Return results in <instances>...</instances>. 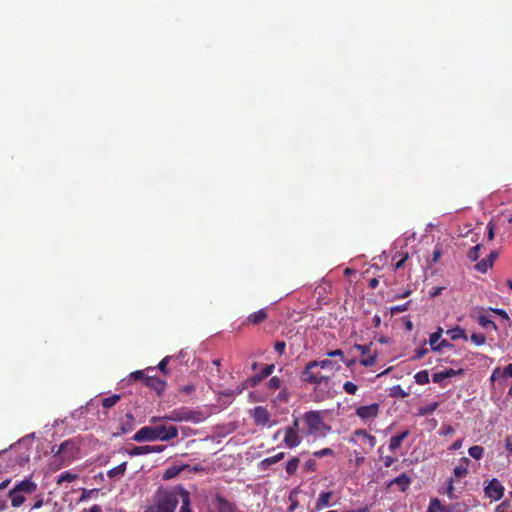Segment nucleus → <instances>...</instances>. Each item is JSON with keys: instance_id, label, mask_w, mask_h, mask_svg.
Masks as SVG:
<instances>
[{"instance_id": "obj_1", "label": "nucleus", "mask_w": 512, "mask_h": 512, "mask_svg": "<svg viewBox=\"0 0 512 512\" xmlns=\"http://www.w3.org/2000/svg\"><path fill=\"white\" fill-rule=\"evenodd\" d=\"M178 436L176 426L155 425L140 428L132 437L136 442L169 441Z\"/></svg>"}, {"instance_id": "obj_2", "label": "nucleus", "mask_w": 512, "mask_h": 512, "mask_svg": "<svg viewBox=\"0 0 512 512\" xmlns=\"http://www.w3.org/2000/svg\"><path fill=\"white\" fill-rule=\"evenodd\" d=\"M302 419L306 428L305 433L308 436L324 438L332 431L331 426L324 421L323 411H308L303 414Z\"/></svg>"}, {"instance_id": "obj_3", "label": "nucleus", "mask_w": 512, "mask_h": 512, "mask_svg": "<svg viewBox=\"0 0 512 512\" xmlns=\"http://www.w3.org/2000/svg\"><path fill=\"white\" fill-rule=\"evenodd\" d=\"M178 503L179 498L175 491L159 489L144 512H175Z\"/></svg>"}, {"instance_id": "obj_4", "label": "nucleus", "mask_w": 512, "mask_h": 512, "mask_svg": "<svg viewBox=\"0 0 512 512\" xmlns=\"http://www.w3.org/2000/svg\"><path fill=\"white\" fill-rule=\"evenodd\" d=\"M79 453L80 447L76 440L69 439L62 442L58 446L54 455V461H59V463L56 465V469L71 464L79 457Z\"/></svg>"}, {"instance_id": "obj_5", "label": "nucleus", "mask_w": 512, "mask_h": 512, "mask_svg": "<svg viewBox=\"0 0 512 512\" xmlns=\"http://www.w3.org/2000/svg\"><path fill=\"white\" fill-rule=\"evenodd\" d=\"M207 510L208 512H239L237 505L219 492L208 500Z\"/></svg>"}, {"instance_id": "obj_6", "label": "nucleus", "mask_w": 512, "mask_h": 512, "mask_svg": "<svg viewBox=\"0 0 512 512\" xmlns=\"http://www.w3.org/2000/svg\"><path fill=\"white\" fill-rule=\"evenodd\" d=\"M201 413L189 410L187 408H179L172 410L169 414L162 417V419L175 421V422H199Z\"/></svg>"}, {"instance_id": "obj_7", "label": "nucleus", "mask_w": 512, "mask_h": 512, "mask_svg": "<svg viewBox=\"0 0 512 512\" xmlns=\"http://www.w3.org/2000/svg\"><path fill=\"white\" fill-rule=\"evenodd\" d=\"M316 367L312 365V362H308L302 372V380L306 383L319 385L323 381H327L328 377L322 375L320 372H314Z\"/></svg>"}, {"instance_id": "obj_8", "label": "nucleus", "mask_w": 512, "mask_h": 512, "mask_svg": "<svg viewBox=\"0 0 512 512\" xmlns=\"http://www.w3.org/2000/svg\"><path fill=\"white\" fill-rule=\"evenodd\" d=\"M505 488L496 478H493L484 488V493L487 497L493 500H500L504 495Z\"/></svg>"}, {"instance_id": "obj_9", "label": "nucleus", "mask_w": 512, "mask_h": 512, "mask_svg": "<svg viewBox=\"0 0 512 512\" xmlns=\"http://www.w3.org/2000/svg\"><path fill=\"white\" fill-rule=\"evenodd\" d=\"M165 449L164 445H143L134 446L131 449L126 450L127 454L131 457L146 455L151 453H161Z\"/></svg>"}, {"instance_id": "obj_10", "label": "nucleus", "mask_w": 512, "mask_h": 512, "mask_svg": "<svg viewBox=\"0 0 512 512\" xmlns=\"http://www.w3.org/2000/svg\"><path fill=\"white\" fill-rule=\"evenodd\" d=\"M380 405L372 403L370 405L360 406L356 409V415L362 420L374 419L378 416Z\"/></svg>"}, {"instance_id": "obj_11", "label": "nucleus", "mask_w": 512, "mask_h": 512, "mask_svg": "<svg viewBox=\"0 0 512 512\" xmlns=\"http://www.w3.org/2000/svg\"><path fill=\"white\" fill-rule=\"evenodd\" d=\"M251 416L254 423L258 426H266L270 424L271 415L267 408L263 406H257L252 410Z\"/></svg>"}, {"instance_id": "obj_12", "label": "nucleus", "mask_w": 512, "mask_h": 512, "mask_svg": "<svg viewBox=\"0 0 512 512\" xmlns=\"http://www.w3.org/2000/svg\"><path fill=\"white\" fill-rule=\"evenodd\" d=\"M355 348L357 350H359L363 356H365L362 359H360L361 365H363L365 367H371L375 364L377 354L376 353L370 354L371 344H369V345L356 344Z\"/></svg>"}, {"instance_id": "obj_13", "label": "nucleus", "mask_w": 512, "mask_h": 512, "mask_svg": "<svg viewBox=\"0 0 512 512\" xmlns=\"http://www.w3.org/2000/svg\"><path fill=\"white\" fill-rule=\"evenodd\" d=\"M283 433H284L283 443L287 448H295L302 441V438L299 435V432H297V431H294V430L288 429V428H283Z\"/></svg>"}, {"instance_id": "obj_14", "label": "nucleus", "mask_w": 512, "mask_h": 512, "mask_svg": "<svg viewBox=\"0 0 512 512\" xmlns=\"http://www.w3.org/2000/svg\"><path fill=\"white\" fill-rule=\"evenodd\" d=\"M145 386L161 395L167 386V382L159 377L148 376L145 377Z\"/></svg>"}, {"instance_id": "obj_15", "label": "nucleus", "mask_w": 512, "mask_h": 512, "mask_svg": "<svg viewBox=\"0 0 512 512\" xmlns=\"http://www.w3.org/2000/svg\"><path fill=\"white\" fill-rule=\"evenodd\" d=\"M12 489L22 494H33L37 490V484L30 478L24 479L16 484Z\"/></svg>"}, {"instance_id": "obj_16", "label": "nucleus", "mask_w": 512, "mask_h": 512, "mask_svg": "<svg viewBox=\"0 0 512 512\" xmlns=\"http://www.w3.org/2000/svg\"><path fill=\"white\" fill-rule=\"evenodd\" d=\"M471 461L467 457L459 459L458 464L453 469V474L456 478L460 479L468 474V468Z\"/></svg>"}, {"instance_id": "obj_17", "label": "nucleus", "mask_w": 512, "mask_h": 512, "mask_svg": "<svg viewBox=\"0 0 512 512\" xmlns=\"http://www.w3.org/2000/svg\"><path fill=\"white\" fill-rule=\"evenodd\" d=\"M274 369H275L274 364L266 365L260 373L254 375L253 377L248 379V382L250 383L251 386H256L262 380H264L265 378L270 376L274 372Z\"/></svg>"}, {"instance_id": "obj_18", "label": "nucleus", "mask_w": 512, "mask_h": 512, "mask_svg": "<svg viewBox=\"0 0 512 512\" xmlns=\"http://www.w3.org/2000/svg\"><path fill=\"white\" fill-rule=\"evenodd\" d=\"M268 318L266 309H260L251 313L245 320L246 325H258L263 323Z\"/></svg>"}, {"instance_id": "obj_19", "label": "nucleus", "mask_w": 512, "mask_h": 512, "mask_svg": "<svg viewBox=\"0 0 512 512\" xmlns=\"http://www.w3.org/2000/svg\"><path fill=\"white\" fill-rule=\"evenodd\" d=\"M333 496L332 491L321 492L315 504V511H321L331 505L330 501Z\"/></svg>"}, {"instance_id": "obj_20", "label": "nucleus", "mask_w": 512, "mask_h": 512, "mask_svg": "<svg viewBox=\"0 0 512 512\" xmlns=\"http://www.w3.org/2000/svg\"><path fill=\"white\" fill-rule=\"evenodd\" d=\"M411 484V479L406 473H402L398 477L391 480L389 486L397 485L401 492H405Z\"/></svg>"}, {"instance_id": "obj_21", "label": "nucleus", "mask_w": 512, "mask_h": 512, "mask_svg": "<svg viewBox=\"0 0 512 512\" xmlns=\"http://www.w3.org/2000/svg\"><path fill=\"white\" fill-rule=\"evenodd\" d=\"M408 436H409V430H404L400 434L391 437L390 443H389V450L391 452H395L398 448H400L403 440L406 439Z\"/></svg>"}, {"instance_id": "obj_22", "label": "nucleus", "mask_w": 512, "mask_h": 512, "mask_svg": "<svg viewBox=\"0 0 512 512\" xmlns=\"http://www.w3.org/2000/svg\"><path fill=\"white\" fill-rule=\"evenodd\" d=\"M442 334H443V328H441V327H438L435 332L430 334L429 344H430L432 351L439 352V346H438L439 343L438 342L441 339Z\"/></svg>"}, {"instance_id": "obj_23", "label": "nucleus", "mask_w": 512, "mask_h": 512, "mask_svg": "<svg viewBox=\"0 0 512 512\" xmlns=\"http://www.w3.org/2000/svg\"><path fill=\"white\" fill-rule=\"evenodd\" d=\"M9 498L11 499V505L14 508L20 507L26 500L25 496L22 493L11 489L8 493Z\"/></svg>"}, {"instance_id": "obj_24", "label": "nucleus", "mask_w": 512, "mask_h": 512, "mask_svg": "<svg viewBox=\"0 0 512 512\" xmlns=\"http://www.w3.org/2000/svg\"><path fill=\"white\" fill-rule=\"evenodd\" d=\"M126 468H127V462H122L118 466L110 469L107 472V475L111 479H113V478H121V477H123L125 475Z\"/></svg>"}, {"instance_id": "obj_25", "label": "nucleus", "mask_w": 512, "mask_h": 512, "mask_svg": "<svg viewBox=\"0 0 512 512\" xmlns=\"http://www.w3.org/2000/svg\"><path fill=\"white\" fill-rule=\"evenodd\" d=\"M354 435L356 437H360V438H363L364 440H366L370 446V448H374L375 445H376V437L369 434L366 430L364 429H357L354 431Z\"/></svg>"}, {"instance_id": "obj_26", "label": "nucleus", "mask_w": 512, "mask_h": 512, "mask_svg": "<svg viewBox=\"0 0 512 512\" xmlns=\"http://www.w3.org/2000/svg\"><path fill=\"white\" fill-rule=\"evenodd\" d=\"M446 333L450 336L451 340H454V341L458 340V339H463V340L468 339L465 330L463 328H461L460 326H457L453 329H449Z\"/></svg>"}, {"instance_id": "obj_27", "label": "nucleus", "mask_w": 512, "mask_h": 512, "mask_svg": "<svg viewBox=\"0 0 512 512\" xmlns=\"http://www.w3.org/2000/svg\"><path fill=\"white\" fill-rule=\"evenodd\" d=\"M284 457H285V453L284 452H280V453H278V454H276L274 456H271V457H268V458H265L264 460H262L261 463H260V466H261L262 469H266L270 465L278 463L279 461L284 459Z\"/></svg>"}, {"instance_id": "obj_28", "label": "nucleus", "mask_w": 512, "mask_h": 512, "mask_svg": "<svg viewBox=\"0 0 512 512\" xmlns=\"http://www.w3.org/2000/svg\"><path fill=\"white\" fill-rule=\"evenodd\" d=\"M478 324L484 329L491 328L492 330H497V325L485 315L478 317Z\"/></svg>"}, {"instance_id": "obj_29", "label": "nucleus", "mask_w": 512, "mask_h": 512, "mask_svg": "<svg viewBox=\"0 0 512 512\" xmlns=\"http://www.w3.org/2000/svg\"><path fill=\"white\" fill-rule=\"evenodd\" d=\"M414 379H415V382L419 385H425V384H428L430 379H429V373L427 370H422V371H419L415 374L414 376Z\"/></svg>"}, {"instance_id": "obj_30", "label": "nucleus", "mask_w": 512, "mask_h": 512, "mask_svg": "<svg viewBox=\"0 0 512 512\" xmlns=\"http://www.w3.org/2000/svg\"><path fill=\"white\" fill-rule=\"evenodd\" d=\"M299 463H300V460L298 457H292L288 462H287V465H286V472L289 474V475H293L298 467H299Z\"/></svg>"}, {"instance_id": "obj_31", "label": "nucleus", "mask_w": 512, "mask_h": 512, "mask_svg": "<svg viewBox=\"0 0 512 512\" xmlns=\"http://www.w3.org/2000/svg\"><path fill=\"white\" fill-rule=\"evenodd\" d=\"M468 453L472 458L480 460L483 457L484 448L479 445H474L468 449Z\"/></svg>"}, {"instance_id": "obj_32", "label": "nucleus", "mask_w": 512, "mask_h": 512, "mask_svg": "<svg viewBox=\"0 0 512 512\" xmlns=\"http://www.w3.org/2000/svg\"><path fill=\"white\" fill-rule=\"evenodd\" d=\"M120 398H121L120 395H117V394H114L110 397L104 398L102 400V407L106 408V409L111 408L117 404V402L120 400Z\"/></svg>"}, {"instance_id": "obj_33", "label": "nucleus", "mask_w": 512, "mask_h": 512, "mask_svg": "<svg viewBox=\"0 0 512 512\" xmlns=\"http://www.w3.org/2000/svg\"><path fill=\"white\" fill-rule=\"evenodd\" d=\"M78 478L77 474H73L69 471H65L61 473L58 477L57 483L61 484L63 482H72Z\"/></svg>"}, {"instance_id": "obj_34", "label": "nucleus", "mask_w": 512, "mask_h": 512, "mask_svg": "<svg viewBox=\"0 0 512 512\" xmlns=\"http://www.w3.org/2000/svg\"><path fill=\"white\" fill-rule=\"evenodd\" d=\"M181 497L182 504L179 509V512H191L189 494L187 492H182Z\"/></svg>"}, {"instance_id": "obj_35", "label": "nucleus", "mask_w": 512, "mask_h": 512, "mask_svg": "<svg viewBox=\"0 0 512 512\" xmlns=\"http://www.w3.org/2000/svg\"><path fill=\"white\" fill-rule=\"evenodd\" d=\"M428 510L430 512H433L434 510L444 512V510H447V505H442L439 499L434 498L430 501Z\"/></svg>"}, {"instance_id": "obj_36", "label": "nucleus", "mask_w": 512, "mask_h": 512, "mask_svg": "<svg viewBox=\"0 0 512 512\" xmlns=\"http://www.w3.org/2000/svg\"><path fill=\"white\" fill-rule=\"evenodd\" d=\"M491 267H492L491 259H483L475 265V269L481 273L487 272V270Z\"/></svg>"}, {"instance_id": "obj_37", "label": "nucleus", "mask_w": 512, "mask_h": 512, "mask_svg": "<svg viewBox=\"0 0 512 512\" xmlns=\"http://www.w3.org/2000/svg\"><path fill=\"white\" fill-rule=\"evenodd\" d=\"M311 362L312 365L315 366L316 368L319 367L321 369H333L334 367V363L329 359H324L321 361L313 360Z\"/></svg>"}, {"instance_id": "obj_38", "label": "nucleus", "mask_w": 512, "mask_h": 512, "mask_svg": "<svg viewBox=\"0 0 512 512\" xmlns=\"http://www.w3.org/2000/svg\"><path fill=\"white\" fill-rule=\"evenodd\" d=\"M470 339L477 346H481L486 343V336L482 333H472Z\"/></svg>"}, {"instance_id": "obj_39", "label": "nucleus", "mask_w": 512, "mask_h": 512, "mask_svg": "<svg viewBox=\"0 0 512 512\" xmlns=\"http://www.w3.org/2000/svg\"><path fill=\"white\" fill-rule=\"evenodd\" d=\"M173 357L172 356H166L164 357L158 364L157 368L162 372L164 373L165 375H168L169 374V370L167 368V365L169 363V361L172 359Z\"/></svg>"}, {"instance_id": "obj_40", "label": "nucleus", "mask_w": 512, "mask_h": 512, "mask_svg": "<svg viewBox=\"0 0 512 512\" xmlns=\"http://www.w3.org/2000/svg\"><path fill=\"white\" fill-rule=\"evenodd\" d=\"M438 407V403L437 402H434L428 406H425V407H421L419 409V415L421 416H425V415H428V414H431L432 412H434Z\"/></svg>"}, {"instance_id": "obj_41", "label": "nucleus", "mask_w": 512, "mask_h": 512, "mask_svg": "<svg viewBox=\"0 0 512 512\" xmlns=\"http://www.w3.org/2000/svg\"><path fill=\"white\" fill-rule=\"evenodd\" d=\"M333 455H334V450L331 448H323L321 450H317V451L313 452V456H315L317 458H322L325 456H333Z\"/></svg>"}, {"instance_id": "obj_42", "label": "nucleus", "mask_w": 512, "mask_h": 512, "mask_svg": "<svg viewBox=\"0 0 512 512\" xmlns=\"http://www.w3.org/2000/svg\"><path fill=\"white\" fill-rule=\"evenodd\" d=\"M494 512H512V504L510 501H503L499 504Z\"/></svg>"}, {"instance_id": "obj_43", "label": "nucleus", "mask_w": 512, "mask_h": 512, "mask_svg": "<svg viewBox=\"0 0 512 512\" xmlns=\"http://www.w3.org/2000/svg\"><path fill=\"white\" fill-rule=\"evenodd\" d=\"M343 389L346 393L354 395L358 390V386L351 381H347L344 383Z\"/></svg>"}, {"instance_id": "obj_44", "label": "nucleus", "mask_w": 512, "mask_h": 512, "mask_svg": "<svg viewBox=\"0 0 512 512\" xmlns=\"http://www.w3.org/2000/svg\"><path fill=\"white\" fill-rule=\"evenodd\" d=\"M481 248V245H476L474 247H472L469 252H468V258L472 261V262H475L478 260L479 258V250Z\"/></svg>"}, {"instance_id": "obj_45", "label": "nucleus", "mask_w": 512, "mask_h": 512, "mask_svg": "<svg viewBox=\"0 0 512 512\" xmlns=\"http://www.w3.org/2000/svg\"><path fill=\"white\" fill-rule=\"evenodd\" d=\"M281 383H282V382H281L280 378H278V377H276V376H275V377H272V378L269 380V382H268V388H269L270 390L275 391V390H277V389H279V388L281 387Z\"/></svg>"}, {"instance_id": "obj_46", "label": "nucleus", "mask_w": 512, "mask_h": 512, "mask_svg": "<svg viewBox=\"0 0 512 512\" xmlns=\"http://www.w3.org/2000/svg\"><path fill=\"white\" fill-rule=\"evenodd\" d=\"M444 372V377L447 378H451V377H454V376H457V375H462L464 373V370L463 369H458V370H454L452 368H448V369H445L443 370Z\"/></svg>"}, {"instance_id": "obj_47", "label": "nucleus", "mask_w": 512, "mask_h": 512, "mask_svg": "<svg viewBox=\"0 0 512 512\" xmlns=\"http://www.w3.org/2000/svg\"><path fill=\"white\" fill-rule=\"evenodd\" d=\"M444 512H466V509L461 504L456 503L447 505V510H444Z\"/></svg>"}, {"instance_id": "obj_48", "label": "nucleus", "mask_w": 512, "mask_h": 512, "mask_svg": "<svg viewBox=\"0 0 512 512\" xmlns=\"http://www.w3.org/2000/svg\"><path fill=\"white\" fill-rule=\"evenodd\" d=\"M391 396H400L405 398L408 394L401 388L400 385H396L391 389Z\"/></svg>"}, {"instance_id": "obj_49", "label": "nucleus", "mask_w": 512, "mask_h": 512, "mask_svg": "<svg viewBox=\"0 0 512 512\" xmlns=\"http://www.w3.org/2000/svg\"><path fill=\"white\" fill-rule=\"evenodd\" d=\"M149 375L145 374V371L137 370L130 374V377L134 380H141L145 384V377H148Z\"/></svg>"}, {"instance_id": "obj_50", "label": "nucleus", "mask_w": 512, "mask_h": 512, "mask_svg": "<svg viewBox=\"0 0 512 512\" xmlns=\"http://www.w3.org/2000/svg\"><path fill=\"white\" fill-rule=\"evenodd\" d=\"M304 469L308 472H315L317 470V463L314 459H309L304 463Z\"/></svg>"}, {"instance_id": "obj_51", "label": "nucleus", "mask_w": 512, "mask_h": 512, "mask_svg": "<svg viewBox=\"0 0 512 512\" xmlns=\"http://www.w3.org/2000/svg\"><path fill=\"white\" fill-rule=\"evenodd\" d=\"M180 472V469L177 467H170L164 473L165 479H171L175 477Z\"/></svg>"}, {"instance_id": "obj_52", "label": "nucleus", "mask_w": 512, "mask_h": 512, "mask_svg": "<svg viewBox=\"0 0 512 512\" xmlns=\"http://www.w3.org/2000/svg\"><path fill=\"white\" fill-rule=\"evenodd\" d=\"M498 379H502V378H501V368L496 367V368L492 371V374H491V376H490V382H491V385H494V383H495Z\"/></svg>"}, {"instance_id": "obj_53", "label": "nucleus", "mask_w": 512, "mask_h": 512, "mask_svg": "<svg viewBox=\"0 0 512 512\" xmlns=\"http://www.w3.org/2000/svg\"><path fill=\"white\" fill-rule=\"evenodd\" d=\"M508 377L512 378V364H508L501 369V378L506 379Z\"/></svg>"}, {"instance_id": "obj_54", "label": "nucleus", "mask_w": 512, "mask_h": 512, "mask_svg": "<svg viewBox=\"0 0 512 512\" xmlns=\"http://www.w3.org/2000/svg\"><path fill=\"white\" fill-rule=\"evenodd\" d=\"M427 353H428V349L427 348H425V347L419 348V349L415 350V354L413 356V359L414 360H419V359L423 358Z\"/></svg>"}, {"instance_id": "obj_55", "label": "nucleus", "mask_w": 512, "mask_h": 512, "mask_svg": "<svg viewBox=\"0 0 512 512\" xmlns=\"http://www.w3.org/2000/svg\"><path fill=\"white\" fill-rule=\"evenodd\" d=\"M95 493H97L96 489H91V490L83 489L82 495H81L79 501H85L86 499L90 498L92 496V494H95Z\"/></svg>"}, {"instance_id": "obj_56", "label": "nucleus", "mask_w": 512, "mask_h": 512, "mask_svg": "<svg viewBox=\"0 0 512 512\" xmlns=\"http://www.w3.org/2000/svg\"><path fill=\"white\" fill-rule=\"evenodd\" d=\"M444 372L443 371H440V372H437V373H434L433 376H432V381L434 383H437V384H440L442 383L443 380L446 379V377H444Z\"/></svg>"}, {"instance_id": "obj_57", "label": "nucleus", "mask_w": 512, "mask_h": 512, "mask_svg": "<svg viewBox=\"0 0 512 512\" xmlns=\"http://www.w3.org/2000/svg\"><path fill=\"white\" fill-rule=\"evenodd\" d=\"M494 229H495V226L493 224L492 221H490L488 224H487V238L488 240H493L494 239Z\"/></svg>"}, {"instance_id": "obj_58", "label": "nucleus", "mask_w": 512, "mask_h": 512, "mask_svg": "<svg viewBox=\"0 0 512 512\" xmlns=\"http://www.w3.org/2000/svg\"><path fill=\"white\" fill-rule=\"evenodd\" d=\"M285 348H286V343L284 341H277L275 343L274 349L280 355H282L284 353Z\"/></svg>"}, {"instance_id": "obj_59", "label": "nucleus", "mask_w": 512, "mask_h": 512, "mask_svg": "<svg viewBox=\"0 0 512 512\" xmlns=\"http://www.w3.org/2000/svg\"><path fill=\"white\" fill-rule=\"evenodd\" d=\"M408 304H409V302L402 304V305H397V306L391 307V313L394 314V313H401V312L406 311Z\"/></svg>"}, {"instance_id": "obj_60", "label": "nucleus", "mask_w": 512, "mask_h": 512, "mask_svg": "<svg viewBox=\"0 0 512 512\" xmlns=\"http://www.w3.org/2000/svg\"><path fill=\"white\" fill-rule=\"evenodd\" d=\"M446 494H447V496H448L450 499L455 498V494H454V486H453V479H452V478H450V479H449V483H448V486H447Z\"/></svg>"}, {"instance_id": "obj_61", "label": "nucleus", "mask_w": 512, "mask_h": 512, "mask_svg": "<svg viewBox=\"0 0 512 512\" xmlns=\"http://www.w3.org/2000/svg\"><path fill=\"white\" fill-rule=\"evenodd\" d=\"M505 448L507 452L512 455V435H507L505 437Z\"/></svg>"}, {"instance_id": "obj_62", "label": "nucleus", "mask_w": 512, "mask_h": 512, "mask_svg": "<svg viewBox=\"0 0 512 512\" xmlns=\"http://www.w3.org/2000/svg\"><path fill=\"white\" fill-rule=\"evenodd\" d=\"M492 312H494L495 314L499 315L502 319H505V320H508L509 319V316L508 314L506 313L505 310L503 309H499V308H492L491 309Z\"/></svg>"}, {"instance_id": "obj_63", "label": "nucleus", "mask_w": 512, "mask_h": 512, "mask_svg": "<svg viewBox=\"0 0 512 512\" xmlns=\"http://www.w3.org/2000/svg\"><path fill=\"white\" fill-rule=\"evenodd\" d=\"M441 255H442V250L439 247H436L435 250L433 251L431 261L433 263H436L441 258Z\"/></svg>"}, {"instance_id": "obj_64", "label": "nucleus", "mask_w": 512, "mask_h": 512, "mask_svg": "<svg viewBox=\"0 0 512 512\" xmlns=\"http://www.w3.org/2000/svg\"><path fill=\"white\" fill-rule=\"evenodd\" d=\"M438 346H439V351H441L443 348H450V349H452V348L454 347V345H453V344H451V343H450L448 340H446V339H442V340L439 342Z\"/></svg>"}]
</instances>
